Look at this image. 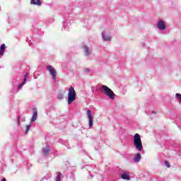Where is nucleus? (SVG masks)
<instances>
[{
	"label": "nucleus",
	"mask_w": 181,
	"mask_h": 181,
	"mask_svg": "<svg viewBox=\"0 0 181 181\" xmlns=\"http://www.w3.org/2000/svg\"><path fill=\"white\" fill-rule=\"evenodd\" d=\"M6 45L5 44H2L1 46L0 47V56L2 57L4 56V53H5V49H6Z\"/></svg>",
	"instance_id": "1a4fd4ad"
},
{
	"label": "nucleus",
	"mask_w": 181,
	"mask_h": 181,
	"mask_svg": "<svg viewBox=\"0 0 181 181\" xmlns=\"http://www.w3.org/2000/svg\"><path fill=\"white\" fill-rule=\"evenodd\" d=\"M18 125H21V116H18Z\"/></svg>",
	"instance_id": "4be33fe9"
},
{
	"label": "nucleus",
	"mask_w": 181,
	"mask_h": 181,
	"mask_svg": "<svg viewBox=\"0 0 181 181\" xmlns=\"http://www.w3.org/2000/svg\"><path fill=\"white\" fill-rule=\"evenodd\" d=\"M65 94H66V92L63 90L62 94L58 95L59 100H63V98H64Z\"/></svg>",
	"instance_id": "2eb2a0df"
},
{
	"label": "nucleus",
	"mask_w": 181,
	"mask_h": 181,
	"mask_svg": "<svg viewBox=\"0 0 181 181\" xmlns=\"http://www.w3.org/2000/svg\"><path fill=\"white\" fill-rule=\"evenodd\" d=\"M165 166H167V168H170V163H169V162L165 161Z\"/></svg>",
	"instance_id": "f3484780"
},
{
	"label": "nucleus",
	"mask_w": 181,
	"mask_h": 181,
	"mask_svg": "<svg viewBox=\"0 0 181 181\" xmlns=\"http://www.w3.org/2000/svg\"><path fill=\"white\" fill-rule=\"evenodd\" d=\"M142 156H141L140 153H137L134 158V162H141V158Z\"/></svg>",
	"instance_id": "6e6552de"
},
{
	"label": "nucleus",
	"mask_w": 181,
	"mask_h": 181,
	"mask_svg": "<svg viewBox=\"0 0 181 181\" xmlns=\"http://www.w3.org/2000/svg\"><path fill=\"white\" fill-rule=\"evenodd\" d=\"M84 71H85V73H90V69H88V68H85V69H84Z\"/></svg>",
	"instance_id": "a211bd4d"
},
{
	"label": "nucleus",
	"mask_w": 181,
	"mask_h": 181,
	"mask_svg": "<svg viewBox=\"0 0 181 181\" xmlns=\"http://www.w3.org/2000/svg\"><path fill=\"white\" fill-rule=\"evenodd\" d=\"M24 85H25V82H23L21 84L19 85L18 89H21V88L23 87V86Z\"/></svg>",
	"instance_id": "aec40b11"
},
{
	"label": "nucleus",
	"mask_w": 181,
	"mask_h": 181,
	"mask_svg": "<svg viewBox=\"0 0 181 181\" xmlns=\"http://www.w3.org/2000/svg\"><path fill=\"white\" fill-rule=\"evenodd\" d=\"M28 74H26L25 75V78H26V77H28Z\"/></svg>",
	"instance_id": "393cba45"
},
{
	"label": "nucleus",
	"mask_w": 181,
	"mask_h": 181,
	"mask_svg": "<svg viewBox=\"0 0 181 181\" xmlns=\"http://www.w3.org/2000/svg\"><path fill=\"white\" fill-rule=\"evenodd\" d=\"M153 114H156V112L154 111L152 112Z\"/></svg>",
	"instance_id": "a878e982"
},
{
	"label": "nucleus",
	"mask_w": 181,
	"mask_h": 181,
	"mask_svg": "<svg viewBox=\"0 0 181 181\" xmlns=\"http://www.w3.org/2000/svg\"><path fill=\"white\" fill-rule=\"evenodd\" d=\"M31 4L33 5H38L39 6H40V5H42V1H40V0H31Z\"/></svg>",
	"instance_id": "9d476101"
},
{
	"label": "nucleus",
	"mask_w": 181,
	"mask_h": 181,
	"mask_svg": "<svg viewBox=\"0 0 181 181\" xmlns=\"http://www.w3.org/2000/svg\"><path fill=\"white\" fill-rule=\"evenodd\" d=\"M158 28L160 30H165V29H166V24L165 23V21H158Z\"/></svg>",
	"instance_id": "423d86ee"
},
{
	"label": "nucleus",
	"mask_w": 181,
	"mask_h": 181,
	"mask_svg": "<svg viewBox=\"0 0 181 181\" xmlns=\"http://www.w3.org/2000/svg\"><path fill=\"white\" fill-rule=\"evenodd\" d=\"M37 119V111L36 110V108L33 109V114L31 118V122H35Z\"/></svg>",
	"instance_id": "0eeeda50"
},
{
	"label": "nucleus",
	"mask_w": 181,
	"mask_h": 181,
	"mask_svg": "<svg viewBox=\"0 0 181 181\" xmlns=\"http://www.w3.org/2000/svg\"><path fill=\"white\" fill-rule=\"evenodd\" d=\"M134 146L139 152H141L144 149V146H142V140H141V135L138 133L134 134Z\"/></svg>",
	"instance_id": "f257e3e1"
},
{
	"label": "nucleus",
	"mask_w": 181,
	"mask_h": 181,
	"mask_svg": "<svg viewBox=\"0 0 181 181\" xmlns=\"http://www.w3.org/2000/svg\"><path fill=\"white\" fill-rule=\"evenodd\" d=\"M23 83H24V84L26 83V78H24Z\"/></svg>",
	"instance_id": "b1692460"
},
{
	"label": "nucleus",
	"mask_w": 181,
	"mask_h": 181,
	"mask_svg": "<svg viewBox=\"0 0 181 181\" xmlns=\"http://www.w3.org/2000/svg\"><path fill=\"white\" fill-rule=\"evenodd\" d=\"M86 114L89 119V127L93 128V115H91V110H88Z\"/></svg>",
	"instance_id": "20e7f679"
},
{
	"label": "nucleus",
	"mask_w": 181,
	"mask_h": 181,
	"mask_svg": "<svg viewBox=\"0 0 181 181\" xmlns=\"http://www.w3.org/2000/svg\"><path fill=\"white\" fill-rule=\"evenodd\" d=\"M24 85H25V82H23L21 84L19 85L18 89H21V88L23 87V86Z\"/></svg>",
	"instance_id": "412c9836"
},
{
	"label": "nucleus",
	"mask_w": 181,
	"mask_h": 181,
	"mask_svg": "<svg viewBox=\"0 0 181 181\" xmlns=\"http://www.w3.org/2000/svg\"><path fill=\"white\" fill-rule=\"evenodd\" d=\"M102 90H103L105 95H107L111 100H114L115 98V94L114 91L111 90L108 86L105 85L102 86Z\"/></svg>",
	"instance_id": "f03ea898"
},
{
	"label": "nucleus",
	"mask_w": 181,
	"mask_h": 181,
	"mask_svg": "<svg viewBox=\"0 0 181 181\" xmlns=\"http://www.w3.org/2000/svg\"><path fill=\"white\" fill-rule=\"evenodd\" d=\"M42 152L44 155H47L49 152H50V149L49 148V146H46L45 148H42Z\"/></svg>",
	"instance_id": "ddd939ff"
},
{
	"label": "nucleus",
	"mask_w": 181,
	"mask_h": 181,
	"mask_svg": "<svg viewBox=\"0 0 181 181\" xmlns=\"http://www.w3.org/2000/svg\"><path fill=\"white\" fill-rule=\"evenodd\" d=\"M24 85H25V82H23L21 84L19 85L18 89H21V88L23 87V86Z\"/></svg>",
	"instance_id": "6ab92c4d"
},
{
	"label": "nucleus",
	"mask_w": 181,
	"mask_h": 181,
	"mask_svg": "<svg viewBox=\"0 0 181 181\" xmlns=\"http://www.w3.org/2000/svg\"><path fill=\"white\" fill-rule=\"evenodd\" d=\"M122 179H124V180H130L131 178L129 177V175L128 174H122L121 175Z\"/></svg>",
	"instance_id": "f8f14e48"
},
{
	"label": "nucleus",
	"mask_w": 181,
	"mask_h": 181,
	"mask_svg": "<svg viewBox=\"0 0 181 181\" xmlns=\"http://www.w3.org/2000/svg\"><path fill=\"white\" fill-rule=\"evenodd\" d=\"M30 129V124H28L26 126V130H25V134H28V132Z\"/></svg>",
	"instance_id": "dca6fc26"
},
{
	"label": "nucleus",
	"mask_w": 181,
	"mask_h": 181,
	"mask_svg": "<svg viewBox=\"0 0 181 181\" xmlns=\"http://www.w3.org/2000/svg\"><path fill=\"white\" fill-rule=\"evenodd\" d=\"M47 69L49 71L51 76H52V78H54V80L56 79V69L52 66H47Z\"/></svg>",
	"instance_id": "39448f33"
},
{
	"label": "nucleus",
	"mask_w": 181,
	"mask_h": 181,
	"mask_svg": "<svg viewBox=\"0 0 181 181\" xmlns=\"http://www.w3.org/2000/svg\"><path fill=\"white\" fill-rule=\"evenodd\" d=\"M83 49L85 52V56H88V54L91 53V52L90 51V48H88V47L84 46Z\"/></svg>",
	"instance_id": "9b49d317"
},
{
	"label": "nucleus",
	"mask_w": 181,
	"mask_h": 181,
	"mask_svg": "<svg viewBox=\"0 0 181 181\" xmlns=\"http://www.w3.org/2000/svg\"><path fill=\"white\" fill-rule=\"evenodd\" d=\"M76 100V90L74 88L71 86L68 92V104H71L73 101Z\"/></svg>",
	"instance_id": "7ed1b4c3"
},
{
	"label": "nucleus",
	"mask_w": 181,
	"mask_h": 181,
	"mask_svg": "<svg viewBox=\"0 0 181 181\" xmlns=\"http://www.w3.org/2000/svg\"><path fill=\"white\" fill-rule=\"evenodd\" d=\"M61 178H60V175H58L57 177V181H60Z\"/></svg>",
	"instance_id": "5701e85b"
},
{
	"label": "nucleus",
	"mask_w": 181,
	"mask_h": 181,
	"mask_svg": "<svg viewBox=\"0 0 181 181\" xmlns=\"http://www.w3.org/2000/svg\"><path fill=\"white\" fill-rule=\"evenodd\" d=\"M103 40H105V42H110V40H111V37H110L108 35H103Z\"/></svg>",
	"instance_id": "4468645a"
}]
</instances>
